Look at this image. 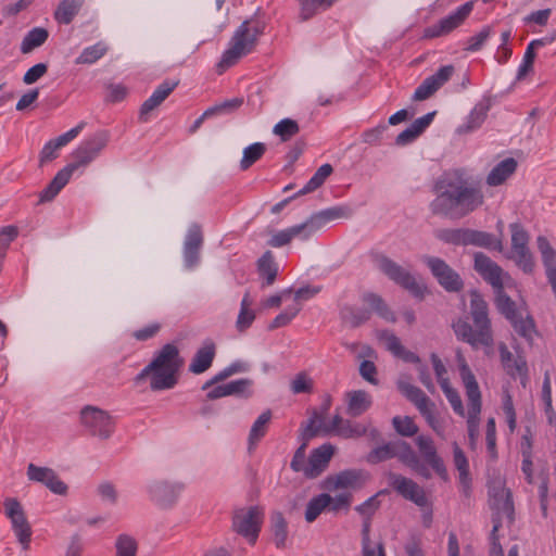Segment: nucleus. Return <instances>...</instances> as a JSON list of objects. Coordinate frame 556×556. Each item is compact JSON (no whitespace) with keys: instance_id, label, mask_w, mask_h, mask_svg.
I'll use <instances>...</instances> for the list:
<instances>
[{"instance_id":"f257e3e1","label":"nucleus","mask_w":556,"mask_h":556,"mask_svg":"<svg viewBox=\"0 0 556 556\" xmlns=\"http://www.w3.org/2000/svg\"><path fill=\"white\" fill-rule=\"evenodd\" d=\"M435 199L430 208L434 215L458 219L476 211L484 202L481 189L468 182L460 169L444 172L434 184Z\"/></svg>"},{"instance_id":"f03ea898","label":"nucleus","mask_w":556,"mask_h":556,"mask_svg":"<svg viewBox=\"0 0 556 556\" xmlns=\"http://www.w3.org/2000/svg\"><path fill=\"white\" fill-rule=\"evenodd\" d=\"M471 326L466 319L458 318L452 328L458 340L468 343L472 349L490 348L494 343L489 305L477 290L470 291Z\"/></svg>"},{"instance_id":"7ed1b4c3","label":"nucleus","mask_w":556,"mask_h":556,"mask_svg":"<svg viewBox=\"0 0 556 556\" xmlns=\"http://www.w3.org/2000/svg\"><path fill=\"white\" fill-rule=\"evenodd\" d=\"M184 365L179 350L175 344L167 343L155 352L153 359L136 376L140 383L150 378L152 391L170 390L178 383V374Z\"/></svg>"},{"instance_id":"20e7f679","label":"nucleus","mask_w":556,"mask_h":556,"mask_svg":"<svg viewBox=\"0 0 556 556\" xmlns=\"http://www.w3.org/2000/svg\"><path fill=\"white\" fill-rule=\"evenodd\" d=\"M391 458H397L403 465L425 479L431 478L429 468L420 462L413 447L400 439L372 448L366 456V462L376 465Z\"/></svg>"},{"instance_id":"39448f33","label":"nucleus","mask_w":556,"mask_h":556,"mask_svg":"<svg viewBox=\"0 0 556 556\" xmlns=\"http://www.w3.org/2000/svg\"><path fill=\"white\" fill-rule=\"evenodd\" d=\"M458 368L468 400V434L471 443H473L478 432L479 415L481 413V392L473 372L460 354H458Z\"/></svg>"},{"instance_id":"423d86ee","label":"nucleus","mask_w":556,"mask_h":556,"mask_svg":"<svg viewBox=\"0 0 556 556\" xmlns=\"http://www.w3.org/2000/svg\"><path fill=\"white\" fill-rule=\"evenodd\" d=\"M375 267L390 280L409 291L416 298H422L425 287L419 285L415 277L403 266L381 252L370 254Z\"/></svg>"},{"instance_id":"0eeeda50","label":"nucleus","mask_w":556,"mask_h":556,"mask_svg":"<svg viewBox=\"0 0 556 556\" xmlns=\"http://www.w3.org/2000/svg\"><path fill=\"white\" fill-rule=\"evenodd\" d=\"M472 10L473 1L465 2L448 15L440 18L435 24L426 27L422 38L434 39L450 35L465 23Z\"/></svg>"},{"instance_id":"6e6552de","label":"nucleus","mask_w":556,"mask_h":556,"mask_svg":"<svg viewBox=\"0 0 556 556\" xmlns=\"http://www.w3.org/2000/svg\"><path fill=\"white\" fill-rule=\"evenodd\" d=\"M399 391L412 402L419 413L425 417L428 425L440 433L441 427L438 418L434 416L435 404L416 386L406 380L400 379L396 382Z\"/></svg>"},{"instance_id":"1a4fd4ad","label":"nucleus","mask_w":556,"mask_h":556,"mask_svg":"<svg viewBox=\"0 0 556 556\" xmlns=\"http://www.w3.org/2000/svg\"><path fill=\"white\" fill-rule=\"evenodd\" d=\"M184 490V484L168 480H153L147 485L150 501L161 509L173 508Z\"/></svg>"},{"instance_id":"9d476101","label":"nucleus","mask_w":556,"mask_h":556,"mask_svg":"<svg viewBox=\"0 0 556 556\" xmlns=\"http://www.w3.org/2000/svg\"><path fill=\"white\" fill-rule=\"evenodd\" d=\"M81 425L92 434L106 440L114 430V420L108 412L96 406H86L80 412Z\"/></svg>"},{"instance_id":"9b49d317","label":"nucleus","mask_w":556,"mask_h":556,"mask_svg":"<svg viewBox=\"0 0 556 556\" xmlns=\"http://www.w3.org/2000/svg\"><path fill=\"white\" fill-rule=\"evenodd\" d=\"M424 262L429 267L438 283L447 292H459L464 288L460 275L444 260L437 256H425Z\"/></svg>"},{"instance_id":"f8f14e48","label":"nucleus","mask_w":556,"mask_h":556,"mask_svg":"<svg viewBox=\"0 0 556 556\" xmlns=\"http://www.w3.org/2000/svg\"><path fill=\"white\" fill-rule=\"evenodd\" d=\"M109 140V131L99 130L94 132L77 147L73 153L76 162L71 163L70 165H75V170L80 166L88 165L98 157L101 151L108 146Z\"/></svg>"},{"instance_id":"ddd939ff","label":"nucleus","mask_w":556,"mask_h":556,"mask_svg":"<svg viewBox=\"0 0 556 556\" xmlns=\"http://www.w3.org/2000/svg\"><path fill=\"white\" fill-rule=\"evenodd\" d=\"M3 506L4 514L11 520L12 529L18 542L24 548H27L31 536V529L21 503L16 498L8 497Z\"/></svg>"},{"instance_id":"4468645a","label":"nucleus","mask_w":556,"mask_h":556,"mask_svg":"<svg viewBox=\"0 0 556 556\" xmlns=\"http://www.w3.org/2000/svg\"><path fill=\"white\" fill-rule=\"evenodd\" d=\"M390 486L405 500H408L419 507L428 506L427 495L421 486L414 480L395 472L388 473Z\"/></svg>"},{"instance_id":"2eb2a0df","label":"nucleus","mask_w":556,"mask_h":556,"mask_svg":"<svg viewBox=\"0 0 556 556\" xmlns=\"http://www.w3.org/2000/svg\"><path fill=\"white\" fill-rule=\"evenodd\" d=\"M473 268L494 291L504 287V278H509L507 273L482 252L475 253Z\"/></svg>"},{"instance_id":"dca6fc26","label":"nucleus","mask_w":556,"mask_h":556,"mask_svg":"<svg viewBox=\"0 0 556 556\" xmlns=\"http://www.w3.org/2000/svg\"><path fill=\"white\" fill-rule=\"evenodd\" d=\"M369 480V473L363 469H346L334 476L327 477L326 489L336 491L339 489L359 490Z\"/></svg>"},{"instance_id":"f3484780","label":"nucleus","mask_w":556,"mask_h":556,"mask_svg":"<svg viewBox=\"0 0 556 556\" xmlns=\"http://www.w3.org/2000/svg\"><path fill=\"white\" fill-rule=\"evenodd\" d=\"M455 72V67L451 64L441 66L434 74L427 77L415 90L413 94L414 101H424L430 98L445 83L450 80Z\"/></svg>"},{"instance_id":"a211bd4d","label":"nucleus","mask_w":556,"mask_h":556,"mask_svg":"<svg viewBox=\"0 0 556 556\" xmlns=\"http://www.w3.org/2000/svg\"><path fill=\"white\" fill-rule=\"evenodd\" d=\"M26 475L28 480L46 485L54 494L65 495L67 493V485L59 478L52 468L40 467L30 463L27 466Z\"/></svg>"},{"instance_id":"6ab92c4d","label":"nucleus","mask_w":556,"mask_h":556,"mask_svg":"<svg viewBox=\"0 0 556 556\" xmlns=\"http://www.w3.org/2000/svg\"><path fill=\"white\" fill-rule=\"evenodd\" d=\"M416 445L425 462L444 481L448 480V472L442 457L438 454L433 440L430 437L419 435Z\"/></svg>"},{"instance_id":"aec40b11","label":"nucleus","mask_w":556,"mask_h":556,"mask_svg":"<svg viewBox=\"0 0 556 556\" xmlns=\"http://www.w3.org/2000/svg\"><path fill=\"white\" fill-rule=\"evenodd\" d=\"M334 453V446L330 443H325L311 452L308 462L305 469V477L314 479L320 476L329 465V462Z\"/></svg>"},{"instance_id":"412c9836","label":"nucleus","mask_w":556,"mask_h":556,"mask_svg":"<svg viewBox=\"0 0 556 556\" xmlns=\"http://www.w3.org/2000/svg\"><path fill=\"white\" fill-rule=\"evenodd\" d=\"M203 244V235L199 225H192L184 242V261L187 268H193L200 261V250Z\"/></svg>"},{"instance_id":"4be33fe9","label":"nucleus","mask_w":556,"mask_h":556,"mask_svg":"<svg viewBox=\"0 0 556 556\" xmlns=\"http://www.w3.org/2000/svg\"><path fill=\"white\" fill-rule=\"evenodd\" d=\"M257 277L262 289L271 287L278 277L279 265L270 250H266L255 263Z\"/></svg>"},{"instance_id":"5701e85b","label":"nucleus","mask_w":556,"mask_h":556,"mask_svg":"<svg viewBox=\"0 0 556 556\" xmlns=\"http://www.w3.org/2000/svg\"><path fill=\"white\" fill-rule=\"evenodd\" d=\"M86 123L81 122L76 127L70 129L65 134L59 136L55 139H52L48 141L41 152H40V165L42 166L46 163H49L53 160H55L59 155L58 151L60 148L66 146L68 142H71L73 139H75L79 132L84 129Z\"/></svg>"},{"instance_id":"b1692460","label":"nucleus","mask_w":556,"mask_h":556,"mask_svg":"<svg viewBox=\"0 0 556 556\" xmlns=\"http://www.w3.org/2000/svg\"><path fill=\"white\" fill-rule=\"evenodd\" d=\"M178 80H164L154 92L141 104L139 121L146 123L149 114L155 110L178 86Z\"/></svg>"},{"instance_id":"393cba45","label":"nucleus","mask_w":556,"mask_h":556,"mask_svg":"<svg viewBox=\"0 0 556 556\" xmlns=\"http://www.w3.org/2000/svg\"><path fill=\"white\" fill-rule=\"evenodd\" d=\"M243 54V23L237 28L229 48L223 53L220 61L217 63L216 70L218 74L233 66Z\"/></svg>"},{"instance_id":"a878e982","label":"nucleus","mask_w":556,"mask_h":556,"mask_svg":"<svg viewBox=\"0 0 556 556\" xmlns=\"http://www.w3.org/2000/svg\"><path fill=\"white\" fill-rule=\"evenodd\" d=\"M453 463L458 471L459 490L464 497L469 498L471 495L472 479L469 471V463L457 442H453Z\"/></svg>"},{"instance_id":"bb28decb","label":"nucleus","mask_w":556,"mask_h":556,"mask_svg":"<svg viewBox=\"0 0 556 556\" xmlns=\"http://www.w3.org/2000/svg\"><path fill=\"white\" fill-rule=\"evenodd\" d=\"M435 113V111L429 112L426 115L415 119L406 129L397 135L395 138V144L399 147H404L414 142L432 123Z\"/></svg>"},{"instance_id":"cd10ccee","label":"nucleus","mask_w":556,"mask_h":556,"mask_svg":"<svg viewBox=\"0 0 556 556\" xmlns=\"http://www.w3.org/2000/svg\"><path fill=\"white\" fill-rule=\"evenodd\" d=\"M74 172L75 165H66L59 170L50 184L40 192L39 202L45 203L52 201L70 181Z\"/></svg>"},{"instance_id":"c85d7f7f","label":"nucleus","mask_w":556,"mask_h":556,"mask_svg":"<svg viewBox=\"0 0 556 556\" xmlns=\"http://www.w3.org/2000/svg\"><path fill=\"white\" fill-rule=\"evenodd\" d=\"M215 354V343L210 339L205 340L203 345L195 352L189 365V371L197 375L206 371L211 367Z\"/></svg>"},{"instance_id":"c756f323","label":"nucleus","mask_w":556,"mask_h":556,"mask_svg":"<svg viewBox=\"0 0 556 556\" xmlns=\"http://www.w3.org/2000/svg\"><path fill=\"white\" fill-rule=\"evenodd\" d=\"M264 517L265 513L262 506H252L245 511V542L249 544L256 543Z\"/></svg>"},{"instance_id":"7c9ffc66","label":"nucleus","mask_w":556,"mask_h":556,"mask_svg":"<svg viewBox=\"0 0 556 556\" xmlns=\"http://www.w3.org/2000/svg\"><path fill=\"white\" fill-rule=\"evenodd\" d=\"M464 245L494 249L498 252L503 250L502 241L495 239L492 233L469 228H464Z\"/></svg>"},{"instance_id":"2f4dec72","label":"nucleus","mask_w":556,"mask_h":556,"mask_svg":"<svg viewBox=\"0 0 556 556\" xmlns=\"http://www.w3.org/2000/svg\"><path fill=\"white\" fill-rule=\"evenodd\" d=\"M501 492V494L494 493V496L489 500L491 508L495 511L493 518H498L502 522V517L505 516L509 522H513L515 508L511 492Z\"/></svg>"},{"instance_id":"473e14b6","label":"nucleus","mask_w":556,"mask_h":556,"mask_svg":"<svg viewBox=\"0 0 556 556\" xmlns=\"http://www.w3.org/2000/svg\"><path fill=\"white\" fill-rule=\"evenodd\" d=\"M271 416L273 415L269 409L264 410L253 422L248 438V452L250 454L256 450L260 441L267 433Z\"/></svg>"},{"instance_id":"72a5a7b5","label":"nucleus","mask_w":556,"mask_h":556,"mask_svg":"<svg viewBox=\"0 0 556 556\" xmlns=\"http://www.w3.org/2000/svg\"><path fill=\"white\" fill-rule=\"evenodd\" d=\"M346 413L352 417H358L370 408L372 400L366 391L355 390L346 393Z\"/></svg>"},{"instance_id":"f704fd0d","label":"nucleus","mask_w":556,"mask_h":556,"mask_svg":"<svg viewBox=\"0 0 556 556\" xmlns=\"http://www.w3.org/2000/svg\"><path fill=\"white\" fill-rule=\"evenodd\" d=\"M489 110V101H481L477 103L468 115L466 123L457 128V132L467 134L479 128L485 121Z\"/></svg>"},{"instance_id":"c9c22d12","label":"nucleus","mask_w":556,"mask_h":556,"mask_svg":"<svg viewBox=\"0 0 556 556\" xmlns=\"http://www.w3.org/2000/svg\"><path fill=\"white\" fill-rule=\"evenodd\" d=\"M517 168V162L513 157L505 159L496 164L486 176V184L489 186H500L509 176H511Z\"/></svg>"},{"instance_id":"e433bc0d","label":"nucleus","mask_w":556,"mask_h":556,"mask_svg":"<svg viewBox=\"0 0 556 556\" xmlns=\"http://www.w3.org/2000/svg\"><path fill=\"white\" fill-rule=\"evenodd\" d=\"M338 0H299V17L306 22L329 10Z\"/></svg>"},{"instance_id":"4c0bfd02","label":"nucleus","mask_w":556,"mask_h":556,"mask_svg":"<svg viewBox=\"0 0 556 556\" xmlns=\"http://www.w3.org/2000/svg\"><path fill=\"white\" fill-rule=\"evenodd\" d=\"M371 312L369 308L343 305L340 308V318L352 328H356L369 320Z\"/></svg>"},{"instance_id":"58836bf2","label":"nucleus","mask_w":556,"mask_h":556,"mask_svg":"<svg viewBox=\"0 0 556 556\" xmlns=\"http://www.w3.org/2000/svg\"><path fill=\"white\" fill-rule=\"evenodd\" d=\"M498 351L502 366L509 376L514 377L516 374L521 375L523 371H526V362L521 357L514 358L513 353L508 350L504 342L498 344Z\"/></svg>"},{"instance_id":"ea45409f","label":"nucleus","mask_w":556,"mask_h":556,"mask_svg":"<svg viewBox=\"0 0 556 556\" xmlns=\"http://www.w3.org/2000/svg\"><path fill=\"white\" fill-rule=\"evenodd\" d=\"M362 301L370 307V312H375L387 321L394 323L396 320L394 313L389 308L384 300L377 293L367 292L362 295Z\"/></svg>"},{"instance_id":"a19ab883","label":"nucleus","mask_w":556,"mask_h":556,"mask_svg":"<svg viewBox=\"0 0 556 556\" xmlns=\"http://www.w3.org/2000/svg\"><path fill=\"white\" fill-rule=\"evenodd\" d=\"M270 530L273 533V540L278 548L286 546L288 538V522L283 517L282 513L274 511L270 516Z\"/></svg>"},{"instance_id":"79ce46f5","label":"nucleus","mask_w":556,"mask_h":556,"mask_svg":"<svg viewBox=\"0 0 556 556\" xmlns=\"http://www.w3.org/2000/svg\"><path fill=\"white\" fill-rule=\"evenodd\" d=\"M49 37V33L43 27H35L30 29L22 40L21 52L28 54L33 50L42 46Z\"/></svg>"},{"instance_id":"37998d69","label":"nucleus","mask_w":556,"mask_h":556,"mask_svg":"<svg viewBox=\"0 0 556 556\" xmlns=\"http://www.w3.org/2000/svg\"><path fill=\"white\" fill-rule=\"evenodd\" d=\"M258 14L260 9L252 18L245 20V54L252 50L257 36L265 28V21Z\"/></svg>"},{"instance_id":"c03bdc74","label":"nucleus","mask_w":556,"mask_h":556,"mask_svg":"<svg viewBox=\"0 0 556 556\" xmlns=\"http://www.w3.org/2000/svg\"><path fill=\"white\" fill-rule=\"evenodd\" d=\"M494 303L497 311L507 319L514 320L519 314L516 303L510 296L504 291V287L494 291Z\"/></svg>"},{"instance_id":"a18cd8bd","label":"nucleus","mask_w":556,"mask_h":556,"mask_svg":"<svg viewBox=\"0 0 556 556\" xmlns=\"http://www.w3.org/2000/svg\"><path fill=\"white\" fill-rule=\"evenodd\" d=\"M83 3L84 0H63L54 13L55 20L61 24H70L78 14Z\"/></svg>"},{"instance_id":"49530a36","label":"nucleus","mask_w":556,"mask_h":556,"mask_svg":"<svg viewBox=\"0 0 556 556\" xmlns=\"http://www.w3.org/2000/svg\"><path fill=\"white\" fill-rule=\"evenodd\" d=\"M544 46L543 39H534L532 40L523 54V59L521 64L518 67L517 71V80H522L530 72L533 71V63L535 60V48Z\"/></svg>"},{"instance_id":"de8ad7c7","label":"nucleus","mask_w":556,"mask_h":556,"mask_svg":"<svg viewBox=\"0 0 556 556\" xmlns=\"http://www.w3.org/2000/svg\"><path fill=\"white\" fill-rule=\"evenodd\" d=\"M319 229H321L327 223L339 219L348 218L351 216V210L345 206H332L329 208L321 210L312 214Z\"/></svg>"},{"instance_id":"09e8293b","label":"nucleus","mask_w":556,"mask_h":556,"mask_svg":"<svg viewBox=\"0 0 556 556\" xmlns=\"http://www.w3.org/2000/svg\"><path fill=\"white\" fill-rule=\"evenodd\" d=\"M331 501V495L327 493H321L317 496H314L307 503L305 509V520L307 522H313L317 519V517L328 508V505Z\"/></svg>"},{"instance_id":"8fccbe9b","label":"nucleus","mask_w":556,"mask_h":556,"mask_svg":"<svg viewBox=\"0 0 556 556\" xmlns=\"http://www.w3.org/2000/svg\"><path fill=\"white\" fill-rule=\"evenodd\" d=\"M206 397L208 400H217L224 396L241 393L243 391V379L230 381L225 384L212 386L208 388Z\"/></svg>"},{"instance_id":"3c124183","label":"nucleus","mask_w":556,"mask_h":556,"mask_svg":"<svg viewBox=\"0 0 556 556\" xmlns=\"http://www.w3.org/2000/svg\"><path fill=\"white\" fill-rule=\"evenodd\" d=\"M109 50L104 41H99L93 46L85 48L75 60L76 64H93L100 60Z\"/></svg>"},{"instance_id":"603ef678","label":"nucleus","mask_w":556,"mask_h":556,"mask_svg":"<svg viewBox=\"0 0 556 556\" xmlns=\"http://www.w3.org/2000/svg\"><path fill=\"white\" fill-rule=\"evenodd\" d=\"M333 168L330 164H324L321 165L315 174L312 176V178L306 182V185L298 191V194H307L309 192L315 191L318 189L326 181V179L332 174Z\"/></svg>"},{"instance_id":"864d4df0","label":"nucleus","mask_w":556,"mask_h":556,"mask_svg":"<svg viewBox=\"0 0 556 556\" xmlns=\"http://www.w3.org/2000/svg\"><path fill=\"white\" fill-rule=\"evenodd\" d=\"M289 228L292 238H299L302 241L308 240L312 236H314L317 231L320 230L313 215H311L305 222L298 225H293Z\"/></svg>"},{"instance_id":"5fc2aeb1","label":"nucleus","mask_w":556,"mask_h":556,"mask_svg":"<svg viewBox=\"0 0 556 556\" xmlns=\"http://www.w3.org/2000/svg\"><path fill=\"white\" fill-rule=\"evenodd\" d=\"M115 556H137L138 544L135 538L123 533L115 541Z\"/></svg>"},{"instance_id":"6e6d98bb","label":"nucleus","mask_w":556,"mask_h":556,"mask_svg":"<svg viewBox=\"0 0 556 556\" xmlns=\"http://www.w3.org/2000/svg\"><path fill=\"white\" fill-rule=\"evenodd\" d=\"M536 243L545 270L556 268V251L552 248L547 238L539 236Z\"/></svg>"},{"instance_id":"4d7b16f0","label":"nucleus","mask_w":556,"mask_h":556,"mask_svg":"<svg viewBox=\"0 0 556 556\" xmlns=\"http://www.w3.org/2000/svg\"><path fill=\"white\" fill-rule=\"evenodd\" d=\"M511 232V250L513 253H517L520 251L529 250V236L523 227L517 223L510 224L509 226Z\"/></svg>"},{"instance_id":"13d9d810","label":"nucleus","mask_w":556,"mask_h":556,"mask_svg":"<svg viewBox=\"0 0 556 556\" xmlns=\"http://www.w3.org/2000/svg\"><path fill=\"white\" fill-rule=\"evenodd\" d=\"M300 131V127L296 121L291 118H283L278 122L273 129L276 136H279L281 141H288Z\"/></svg>"},{"instance_id":"bf43d9fd","label":"nucleus","mask_w":556,"mask_h":556,"mask_svg":"<svg viewBox=\"0 0 556 556\" xmlns=\"http://www.w3.org/2000/svg\"><path fill=\"white\" fill-rule=\"evenodd\" d=\"M243 104V99L232 98L217 103L206 110V115H227L238 111Z\"/></svg>"},{"instance_id":"052dcab7","label":"nucleus","mask_w":556,"mask_h":556,"mask_svg":"<svg viewBox=\"0 0 556 556\" xmlns=\"http://www.w3.org/2000/svg\"><path fill=\"white\" fill-rule=\"evenodd\" d=\"M392 425L395 429V431L406 438L414 437L418 432V426L415 424L413 418L408 416H395L392 419Z\"/></svg>"},{"instance_id":"680f3d73","label":"nucleus","mask_w":556,"mask_h":556,"mask_svg":"<svg viewBox=\"0 0 556 556\" xmlns=\"http://www.w3.org/2000/svg\"><path fill=\"white\" fill-rule=\"evenodd\" d=\"M515 331L527 340L532 339L534 333V321L530 316L522 317L519 313L514 320H509Z\"/></svg>"},{"instance_id":"e2e57ef3","label":"nucleus","mask_w":556,"mask_h":556,"mask_svg":"<svg viewBox=\"0 0 556 556\" xmlns=\"http://www.w3.org/2000/svg\"><path fill=\"white\" fill-rule=\"evenodd\" d=\"M492 34H493L492 27L484 26L478 34H476L467 39V46H466L465 50L468 52H477V51L481 50Z\"/></svg>"},{"instance_id":"0e129e2a","label":"nucleus","mask_w":556,"mask_h":556,"mask_svg":"<svg viewBox=\"0 0 556 556\" xmlns=\"http://www.w3.org/2000/svg\"><path fill=\"white\" fill-rule=\"evenodd\" d=\"M300 304H294L288 308H286L283 312L278 314L270 325L268 326V329L273 330L276 328L285 327L291 323V320L300 313L301 311Z\"/></svg>"},{"instance_id":"69168bd1","label":"nucleus","mask_w":556,"mask_h":556,"mask_svg":"<svg viewBox=\"0 0 556 556\" xmlns=\"http://www.w3.org/2000/svg\"><path fill=\"white\" fill-rule=\"evenodd\" d=\"M434 235L437 239L444 243L464 245V228L439 229Z\"/></svg>"},{"instance_id":"338daca9","label":"nucleus","mask_w":556,"mask_h":556,"mask_svg":"<svg viewBox=\"0 0 556 556\" xmlns=\"http://www.w3.org/2000/svg\"><path fill=\"white\" fill-rule=\"evenodd\" d=\"M367 433V427L359 422H353L351 420L345 419L343 426L340 427L338 435L351 439V438H359Z\"/></svg>"},{"instance_id":"774afa93","label":"nucleus","mask_w":556,"mask_h":556,"mask_svg":"<svg viewBox=\"0 0 556 556\" xmlns=\"http://www.w3.org/2000/svg\"><path fill=\"white\" fill-rule=\"evenodd\" d=\"M290 388L294 394L311 393L313 390V381L305 372H300L291 381Z\"/></svg>"}]
</instances>
